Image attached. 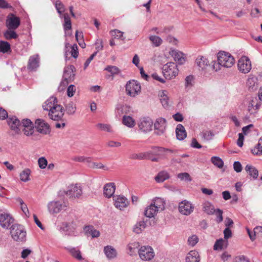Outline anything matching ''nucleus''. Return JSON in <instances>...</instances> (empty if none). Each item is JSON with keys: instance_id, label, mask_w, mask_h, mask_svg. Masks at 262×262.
Listing matches in <instances>:
<instances>
[{"instance_id": "63", "label": "nucleus", "mask_w": 262, "mask_h": 262, "mask_svg": "<svg viewBox=\"0 0 262 262\" xmlns=\"http://www.w3.org/2000/svg\"><path fill=\"white\" fill-rule=\"evenodd\" d=\"M71 56L74 58H77L78 56V47L77 45L74 44L71 47Z\"/></svg>"}, {"instance_id": "29", "label": "nucleus", "mask_w": 262, "mask_h": 262, "mask_svg": "<svg viewBox=\"0 0 262 262\" xmlns=\"http://www.w3.org/2000/svg\"><path fill=\"white\" fill-rule=\"evenodd\" d=\"M195 62L197 66L202 70L205 69L209 65L208 59L202 56H198L196 59Z\"/></svg>"}, {"instance_id": "14", "label": "nucleus", "mask_w": 262, "mask_h": 262, "mask_svg": "<svg viewBox=\"0 0 262 262\" xmlns=\"http://www.w3.org/2000/svg\"><path fill=\"white\" fill-rule=\"evenodd\" d=\"M194 207L192 204L186 200L182 201L179 205V212L185 215L190 214L193 211Z\"/></svg>"}, {"instance_id": "25", "label": "nucleus", "mask_w": 262, "mask_h": 262, "mask_svg": "<svg viewBox=\"0 0 262 262\" xmlns=\"http://www.w3.org/2000/svg\"><path fill=\"white\" fill-rule=\"evenodd\" d=\"M11 15L12 17L9 20L8 26L10 29L15 30L20 25V19L13 14H11Z\"/></svg>"}, {"instance_id": "52", "label": "nucleus", "mask_w": 262, "mask_h": 262, "mask_svg": "<svg viewBox=\"0 0 262 262\" xmlns=\"http://www.w3.org/2000/svg\"><path fill=\"white\" fill-rule=\"evenodd\" d=\"M104 70L108 71L112 75L118 74L120 72L119 68L114 66H108L105 68Z\"/></svg>"}, {"instance_id": "30", "label": "nucleus", "mask_w": 262, "mask_h": 262, "mask_svg": "<svg viewBox=\"0 0 262 262\" xmlns=\"http://www.w3.org/2000/svg\"><path fill=\"white\" fill-rule=\"evenodd\" d=\"M146 222L144 220H141L137 222L134 227L133 231L137 234L141 233L146 228Z\"/></svg>"}, {"instance_id": "58", "label": "nucleus", "mask_w": 262, "mask_h": 262, "mask_svg": "<svg viewBox=\"0 0 262 262\" xmlns=\"http://www.w3.org/2000/svg\"><path fill=\"white\" fill-rule=\"evenodd\" d=\"M38 163L40 168L44 169L47 167L48 162L45 158L41 157L38 159Z\"/></svg>"}, {"instance_id": "53", "label": "nucleus", "mask_w": 262, "mask_h": 262, "mask_svg": "<svg viewBox=\"0 0 262 262\" xmlns=\"http://www.w3.org/2000/svg\"><path fill=\"white\" fill-rule=\"evenodd\" d=\"M90 168H97V169H103L105 170H108V168L107 166L104 165L101 163L93 162V163L91 164Z\"/></svg>"}, {"instance_id": "6", "label": "nucleus", "mask_w": 262, "mask_h": 262, "mask_svg": "<svg viewBox=\"0 0 262 262\" xmlns=\"http://www.w3.org/2000/svg\"><path fill=\"white\" fill-rule=\"evenodd\" d=\"M75 71V68L73 65L66 67L63 71V79L61 83L66 85L72 82L74 79Z\"/></svg>"}, {"instance_id": "15", "label": "nucleus", "mask_w": 262, "mask_h": 262, "mask_svg": "<svg viewBox=\"0 0 262 262\" xmlns=\"http://www.w3.org/2000/svg\"><path fill=\"white\" fill-rule=\"evenodd\" d=\"M7 118L8 124L11 129L14 130L15 133L18 134L20 131L19 127L21 125L20 121L14 116L8 117Z\"/></svg>"}, {"instance_id": "24", "label": "nucleus", "mask_w": 262, "mask_h": 262, "mask_svg": "<svg viewBox=\"0 0 262 262\" xmlns=\"http://www.w3.org/2000/svg\"><path fill=\"white\" fill-rule=\"evenodd\" d=\"M177 138L179 140H184L187 136L186 132L184 127L181 124L177 125L176 128Z\"/></svg>"}, {"instance_id": "43", "label": "nucleus", "mask_w": 262, "mask_h": 262, "mask_svg": "<svg viewBox=\"0 0 262 262\" xmlns=\"http://www.w3.org/2000/svg\"><path fill=\"white\" fill-rule=\"evenodd\" d=\"M174 59L176 61L178 62L179 64H182L185 61V58L183 57V54L181 52H174L172 54Z\"/></svg>"}, {"instance_id": "12", "label": "nucleus", "mask_w": 262, "mask_h": 262, "mask_svg": "<svg viewBox=\"0 0 262 262\" xmlns=\"http://www.w3.org/2000/svg\"><path fill=\"white\" fill-rule=\"evenodd\" d=\"M47 207L51 214H55L60 212L62 210H66L67 206L64 203L57 201L49 202Z\"/></svg>"}, {"instance_id": "20", "label": "nucleus", "mask_w": 262, "mask_h": 262, "mask_svg": "<svg viewBox=\"0 0 262 262\" xmlns=\"http://www.w3.org/2000/svg\"><path fill=\"white\" fill-rule=\"evenodd\" d=\"M59 104H57V99L55 97H50L42 105V108L44 110L48 111L49 112L53 107H55L56 106H58Z\"/></svg>"}, {"instance_id": "13", "label": "nucleus", "mask_w": 262, "mask_h": 262, "mask_svg": "<svg viewBox=\"0 0 262 262\" xmlns=\"http://www.w3.org/2000/svg\"><path fill=\"white\" fill-rule=\"evenodd\" d=\"M166 127V120L163 118H157L154 123L155 134L160 136L164 134Z\"/></svg>"}, {"instance_id": "64", "label": "nucleus", "mask_w": 262, "mask_h": 262, "mask_svg": "<svg viewBox=\"0 0 262 262\" xmlns=\"http://www.w3.org/2000/svg\"><path fill=\"white\" fill-rule=\"evenodd\" d=\"M34 127L32 126H27L26 127H24L23 129V132L24 133V134L26 135L27 136H29L33 135V133L34 132Z\"/></svg>"}, {"instance_id": "16", "label": "nucleus", "mask_w": 262, "mask_h": 262, "mask_svg": "<svg viewBox=\"0 0 262 262\" xmlns=\"http://www.w3.org/2000/svg\"><path fill=\"white\" fill-rule=\"evenodd\" d=\"M14 219L7 213L0 214V225L4 228H8L13 223Z\"/></svg>"}, {"instance_id": "28", "label": "nucleus", "mask_w": 262, "mask_h": 262, "mask_svg": "<svg viewBox=\"0 0 262 262\" xmlns=\"http://www.w3.org/2000/svg\"><path fill=\"white\" fill-rule=\"evenodd\" d=\"M245 170L254 180H255L257 178L258 176V171L253 166L251 165H247L245 167Z\"/></svg>"}, {"instance_id": "26", "label": "nucleus", "mask_w": 262, "mask_h": 262, "mask_svg": "<svg viewBox=\"0 0 262 262\" xmlns=\"http://www.w3.org/2000/svg\"><path fill=\"white\" fill-rule=\"evenodd\" d=\"M200 258L199 253L196 251H191L186 257V262H200Z\"/></svg>"}, {"instance_id": "35", "label": "nucleus", "mask_w": 262, "mask_h": 262, "mask_svg": "<svg viewBox=\"0 0 262 262\" xmlns=\"http://www.w3.org/2000/svg\"><path fill=\"white\" fill-rule=\"evenodd\" d=\"M122 123L128 127H133L135 125V121L129 116L124 115L123 117Z\"/></svg>"}, {"instance_id": "17", "label": "nucleus", "mask_w": 262, "mask_h": 262, "mask_svg": "<svg viewBox=\"0 0 262 262\" xmlns=\"http://www.w3.org/2000/svg\"><path fill=\"white\" fill-rule=\"evenodd\" d=\"M39 58L38 55L31 56L28 60V69L30 71H35L39 67Z\"/></svg>"}, {"instance_id": "34", "label": "nucleus", "mask_w": 262, "mask_h": 262, "mask_svg": "<svg viewBox=\"0 0 262 262\" xmlns=\"http://www.w3.org/2000/svg\"><path fill=\"white\" fill-rule=\"evenodd\" d=\"M84 231L86 234L91 235L93 238L98 237L100 235L99 231L95 230L92 226H86Z\"/></svg>"}, {"instance_id": "4", "label": "nucleus", "mask_w": 262, "mask_h": 262, "mask_svg": "<svg viewBox=\"0 0 262 262\" xmlns=\"http://www.w3.org/2000/svg\"><path fill=\"white\" fill-rule=\"evenodd\" d=\"M162 72L165 79L170 80L176 77L178 74L179 70L175 63L170 62L163 66Z\"/></svg>"}, {"instance_id": "48", "label": "nucleus", "mask_w": 262, "mask_h": 262, "mask_svg": "<svg viewBox=\"0 0 262 262\" xmlns=\"http://www.w3.org/2000/svg\"><path fill=\"white\" fill-rule=\"evenodd\" d=\"M30 172V170L28 168L24 170L19 174L20 179L24 182L29 181Z\"/></svg>"}, {"instance_id": "60", "label": "nucleus", "mask_w": 262, "mask_h": 262, "mask_svg": "<svg viewBox=\"0 0 262 262\" xmlns=\"http://www.w3.org/2000/svg\"><path fill=\"white\" fill-rule=\"evenodd\" d=\"M178 178L181 179V180H186L188 181H191V179L190 178L189 174L187 172L179 173L178 175Z\"/></svg>"}, {"instance_id": "10", "label": "nucleus", "mask_w": 262, "mask_h": 262, "mask_svg": "<svg viewBox=\"0 0 262 262\" xmlns=\"http://www.w3.org/2000/svg\"><path fill=\"white\" fill-rule=\"evenodd\" d=\"M34 127L38 133L42 135L49 134L51 132L49 124L41 119L36 120Z\"/></svg>"}, {"instance_id": "11", "label": "nucleus", "mask_w": 262, "mask_h": 262, "mask_svg": "<svg viewBox=\"0 0 262 262\" xmlns=\"http://www.w3.org/2000/svg\"><path fill=\"white\" fill-rule=\"evenodd\" d=\"M153 121L149 117L141 118L138 122V126L139 130L143 133H147L152 130Z\"/></svg>"}, {"instance_id": "61", "label": "nucleus", "mask_w": 262, "mask_h": 262, "mask_svg": "<svg viewBox=\"0 0 262 262\" xmlns=\"http://www.w3.org/2000/svg\"><path fill=\"white\" fill-rule=\"evenodd\" d=\"M97 126L102 130L106 131L108 132H111V127L110 125L107 124L98 123Z\"/></svg>"}, {"instance_id": "22", "label": "nucleus", "mask_w": 262, "mask_h": 262, "mask_svg": "<svg viewBox=\"0 0 262 262\" xmlns=\"http://www.w3.org/2000/svg\"><path fill=\"white\" fill-rule=\"evenodd\" d=\"M159 211L157 210L154 204L152 203L145 208L144 212V214L145 216L148 218L154 217Z\"/></svg>"}, {"instance_id": "40", "label": "nucleus", "mask_w": 262, "mask_h": 262, "mask_svg": "<svg viewBox=\"0 0 262 262\" xmlns=\"http://www.w3.org/2000/svg\"><path fill=\"white\" fill-rule=\"evenodd\" d=\"M66 249L74 258L78 260H82L83 259L80 250L76 249L75 248H66Z\"/></svg>"}, {"instance_id": "42", "label": "nucleus", "mask_w": 262, "mask_h": 262, "mask_svg": "<svg viewBox=\"0 0 262 262\" xmlns=\"http://www.w3.org/2000/svg\"><path fill=\"white\" fill-rule=\"evenodd\" d=\"M76 110V105L74 102L72 101L65 105V111L69 115H73L75 113Z\"/></svg>"}, {"instance_id": "37", "label": "nucleus", "mask_w": 262, "mask_h": 262, "mask_svg": "<svg viewBox=\"0 0 262 262\" xmlns=\"http://www.w3.org/2000/svg\"><path fill=\"white\" fill-rule=\"evenodd\" d=\"M55 6L57 12L60 15V17L62 18L63 13L65 11L64 5L60 0H57L55 3Z\"/></svg>"}, {"instance_id": "21", "label": "nucleus", "mask_w": 262, "mask_h": 262, "mask_svg": "<svg viewBox=\"0 0 262 262\" xmlns=\"http://www.w3.org/2000/svg\"><path fill=\"white\" fill-rule=\"evenodd\" d=\"M116 187L114 183L105 184L103 187V194L106 198H110L114 194Z\"/></svg>"}, {"instance_id": "38", "label": "nucleus", "mask_w": 262, "mask_h": 262, "mask_svg": "<svg viewBox=\"0 0 262 262\" xmlns=\"http://www.w3.org/2000/svg\"><path fill=\"white\" fill-rule=\"evenodd\" d=\"M64 18L63 28L65 31L71 29V21L70 17L68 13H64L62 15Z\"/></svg>"}, {"instance_id": "31", "label": "nucleus", "mask_w": 262, "mask_h": 262, "mask_svg": "<svg viewBox=\"0 0 262 262\" xmlns=\"http://www.w3.org/2000/svg\"><path fill=\"white\" fill-rule=\"evenodd\" d=\"M257 79L253 75H250L247 80V85L250 90L253 91L257 87Z\"/></svg>"}, {"instance_id": "54", "label": "nucleus", "mask_w": 262, "mask_h": 262, "mask_svg": "<svg viewBox=\"0 0 262 262\" xmlns=\"http://www.w3.org/2000/svg\"><path fill=\"white\" fill-rule=\"evenodd\" d=\"M111 34L115 38L121 39L122 40L124 39V38H123V32L118 30H114L112 31Z\"/></svg>"}, {"instance_id": "8", "label": "nucleus", "mask_w": 262, "mask_h": 262, "mask_svg": "<svg viewBox=\"0 0 262 262\" xmlns=\"http://www.w3.org/2000/svg\"><path fill=\"white\" fill-rule=\"evenodd\" d=\"M237 67L238 70L242 73H248L252 67L250 59L247 56H242L238 61Z\"/></svg>"}, {"instance_id": "27", "label": "nucleus", "mask_w": 262, "mask_h": 262, "mask_svg": "<svg viewBox=\"0 0 262 262\" xmlns=\"http://www.w3.org/2000/svg\"><path fill=\"white\" fill-rule=\"evenodd\" d=\"M152 204L156 207L157 210L163 211L165 209V202L163 199L161 198H155L152 200Z\"/></svg>"}, {"instance_id": "32", "label": "nucleus", "mask_w": 262, "mask_h": 262, "mask_svg": "<svg viewBox=\"0 0 262 262\" xmlns=\"http://www.w3.org/2000/svg\"><path fill=\"white\" fill-rule=\"evenodd\" d=\"M203 210L207 214H213L215 212L213 205L209 202H205L203 204Z\"/></svg>"}, {"instance_id": "51", "label": "nucleus", "mask_w": 262, "mask_h": 262, "mask_svg": "<svg viewBox=\"0 0 262 262\" xmlns=\"http://www.w3.org/2000/svg\"><path fill=\"white\" fill-rule=\"evenodd\" d=\"M4 36L7 39H11L17 38L18 35L13 30H7L5 32Z\"/></svg>"}, {"instance_id": "1", "label": "nucleus", "mask_w": 262, "mask_h": 262, "mask_svg": "<svg viewBox=\"0 0 262 262\" xmlns=\"http://www.w3.org/2000/svg\"><path fill=\"white\" fill-rule=\"evenodd\" d=\"M217 62L215 61L212 65L213 69L217 71L221 70V67L229 68L235 63L233 57L229 53L221 51L217 55Z\"/></svg>"}, {"instance_id": "50", "label": "nucleus", "mask_w": 262, "mask_h": 262, "mask_svg": "<svg viewBox=\"0 0 262 262\" xmlns=\"http://www.w3.org/2000/svg\"><path fill=\"white\" fill-rule=\"evenodd\" d=\"M149 38L156 47L160 46L163 41L162 39L160 37L156 35H151L149 37Z\"/></svg>"}, {"instance_id": "49", "label": "nucleus", "mask_w": 262, "mask_h": 262, "mask_svg": "<svg viewBox=\"0 0 262 262\" xmlns=\"http://www.w3.org/2000/svg\"><path fill=\"white\" fill-rule=\"evenodd\" d=\"M202 138L206 141H209L212 139L214 134L211 130L203 131L201 134Z\"/></svg>"}, {"instance_id": "41", "label": "nucleus", "mask_w": 262, "mask_h": 262, "mask_svg": "<svg viewBox=\"0 0 262 262\" xmlns=\"http://www.w3.org/2000/svg\"><path fill=\"white\" fill-rule=\"evenodd\" d=\"M159 96L160 97V101L164 107L167 108L168 106V97L166 95V91H163Z\"/></svg>"}, {"instance_id": "47", "label": "nucleus", "mask_w": 262, "mask_h": 262, "mask_svg": "<svg viewBox=\"0 0 262 262\" xmlns=\"http://www.w3.org/2000/svg\"><path fill=\"white\" fill-rule=\"evenodd\" d=\"M165 151H168L171 152H173V151L171 149H169L167 148H162V147H153L152 148V150H150V151L152 152V154H151L152 156L159 155L160 152Z\"/></svg>"}, {"instance_id": "5", "label": "nucleus", "mask_w": 262, "mask_h": 262, "mask_svg": "<svg viewBox=\"0 0 262 262\" xmlns=\"http://www.w3.org/2000/svg\"><path fill=\"white\" fill-rule=\"evenodd\" d=\"M141 85L135 80H129L125 85V91L128 96L135 97L141 92Z\"/></svg>"}, {"instance_id": "19", "label": "nucleus", "mask_w": 262, "mask_h": 262, "mask_svg": "<svg viewBox=\"0 0 262 262\" xmlns=\"http://www.w3.org/2000/svg\"><path fill=\"white\" fill-rule=\"evenodd\" d=\"M261 103L257 102L256 97H253L249 101L248 111L250 114H254L257 113V110L259 108Z\"/></svg>"}, {"instance_id": "3", "label": "nucleus", "mask_w": 262, "mask_h": 262, "mask_svg": "<svg viewBox=\"0 0 262 262\" xmlns=\"http://www.w3.org/2000/svg\"><path fill=\"white\" fill-rule=\"evenodd\" d=\"M10 233L12 238L15 241L23 242L26 240V232L20 225H13L11 228Z\"/></svg>"}, {"instance_id": "44", "label": "nucleus", "mask_w": 262, "mask_h": 262, "mask_svg": "<svg viewBox=\"0 0 262 262\" xmlns=\"http://www.w3.org/2000/svg\"><path fill=\"white\" fill-rule=\"evenodd\" d=\"M11 50L10 44L5 41H0V52L3 53H7Z\"/></svg>"}, {"instance_id": "33", "label": "nucleus", "mask_w": 262, "mask_h": 262, "mask_svg": "<svg viewBox=\"0 0 262 262\" xmlns=\"http://www.w3.org/2000/svg\"><path fill=\"white\" fill-rule=\"evenodd\" d=\"M169 178V175L167 171H161L155 177V179L157 182L162 183Z\"/></svg>"}, {"instance_id": "7", "label": "nucleus", "mask_w": 262, "mask_h": 262, "mask_svg": "<svg viewBox=\"0 0 262 262\" xmlns=\"http://www.w3.org/2000/svg\"><path fill=\"white\" fill-rule=\"evenodd\" d=\"M66 195L70 199H78L82 194V189L80 184H71L68 186L66 192Z\"/></svg>"}, {"instance_id": "56", "label": "nucleus", "mask_w": 262, "mask_h": 262, "mask_svg": "<svg viewBox=\"0 0 262 262\" xmlns=\"http://www.w3.org/2000/svg\"><path fill=\"white\" fill-rule=\"evenodd\" d=\"M194 77L193 76L190 75L187 76L185 79V86H191L193 85V82L194 81Z\"/></svg>"}, {"instance_id": "59", "label": "nucleus", "mask_w": 262, "mask_h": 262, "mask_svg": "<svg viewBox=\"0 0 262 262\" xmlns=\"http://www.w3.org/2000/svg\"><path fill=\"white\" fill-rule=\"evenodd\" d=\"M223 243H224V240L223 239L221 238V239H217L215 242V243L213 246V249L215 250L222 249L223 246Z\"/></svg>"}, {"instance_id": "36", "label": "nucleus", "mask_w": 262, "mask_h": 262, "mask_svg": "<svg viewBox=\"0 0 262 262\" xmlns=\"http://www.w3.org/2000/svg\"><path fill=\"white\" fill-rule=\"evenodd\" d=\"M251 151L255 155L260 156L262 155V139H259L257 144L254 148L251 149Z\"/></svg>"}, {"instance_id": "57", "label": "nucleus", "mask_w": 262, "mask_h": 262, "mask_svg": "<svg viewBox=\"0 0 262 262\" xmlns=\"http://www.w3.org/2000/svg\"><path fill=\"white\" fill-rule=\"evenodd\" d=\"M233 262H250V260L244 255H238L234 258Z\"/></svg>"}, {"instance_id": "55", "label": "nucleus", "mask_w": 262, "mask_h": 262, "mask_svg": "<svg viewBox=\"0 0 262 262\" xmlns=\"http://www.w3.org/2000/svg\"><path fill=\"white\" fill-rule=\"evenodd\" d=\"M76 92V86L73 84H70L67 89V95L69 97L74 96Z\"/></svg>"}, {"instance_id": "2", "label": "nucleus", "mask_w": 262, "mask_h": 262, "mask_svg": "<svg viewBox=\"0 0 262 262\" xmlns=\"http://www.w3.org/2000/svg\"><path fill=\"white\" fill-rule=\"evenodd\" d=\"M64 114V109L60 105L53 107V109L49 112L50 118L56 121L55 124L56 128H63L66 126L67 121L63 118Z\"/></svg>"}, {"instance_id": "62", "label": "nucleus", "mask_w": 262, "mask_h": 262, "mask_svg": "<svg viewBox=\"0 0 262 262\" xmlns=\"http://www.w3.org/2000/svg\"><path fill=\"white\" fill-rule=\"evenodd\" d=\"M223 211L220 209H217L215 210L214 213L216 215V221L217 223H220L223 221Z\"/></svg>"}, {"instance_id": "9", "label": "nucleus", "mask_w": 262, "mask_h": 262, "mask_svg": "<svg viewBox=\"0 0 262 262\" xmlns=\"http://www.w3.org/2000/svg\"><path fill=\"white\" fill-rule=\"evenodd\" d=\"M140 258L145 261L151 260L155 256L152 248L150 246H142L138 250Z\"/></svg>"}, {"instance_id": "18", "label": "nucleus", "mask_w": 262, "mask_h": 262, "mask_svg": "<svg viewBox=\"0 0 262 262\" xmlns=\"http://www.w3.org/2000/svg\"><path fill=\"white\" fill-rule=\"evenodd\" d=\"M114 200L115 201L114 205L115 207L120 210L123 209L127 206L128 201L124 196L120 195L114 196Z\"/></svg>"}, {"instance_id": "46", "label": "nucleus", "mask_w": 262, "mask_h": 262, "mask_svg": "<svg viewBox=\"0 0 262 262\" xmlns=\"http://www.w3.org/2000/svg\"><path fill=\"white\" fill-rule=\"evenodd\" d=\"M211 162L219 168H222L224 166V162L219 157L213 156L211 158Z\"/></svg>"}, {"instance_id": "23", "label": "nucleus", "mask_w": 262, "mask_h": 262, "mask_svg": "<svg viewBox=\"0 0 262 262\" xmlns=\"http://www.w3.org/2000/svg\"><path fill=\"white\" fill-rule=\"evenodd\" d=\"M104 252L108 259H112L117 257L116 250L111 246H106L104 247Z\"/></svg>"}, {"instance_id": "45", "label": "nucleus", "mask_w": 262, "mask_h": 262, "mask_svg": "<svg viewBox=\"0 0 262 262\" xmlns=\"http://www.w3.org/2000/svg\"><path fill=\"white\" fill-rule=\"evenodd\" d=\"M140 246L138 242H134L130 243L127 246V248L129 250V254L130 255H132L137 252V249Z\"/></svg>"}, {"instance_id": "39", "label": "nucleus", "mask_w": 262, "mask_h": 262, "mask_svg": "<svg viewBox=\"0 0 262 262\" xmlns=\"http://www.w3.org/2000/svg\"><path fill=\"white\" fill-rule=\"evenodd\" d=\"M129 108V107L127 105H118L116 110V116L120 117L123 114H126Z\"/></svg>"}]
</instances>
